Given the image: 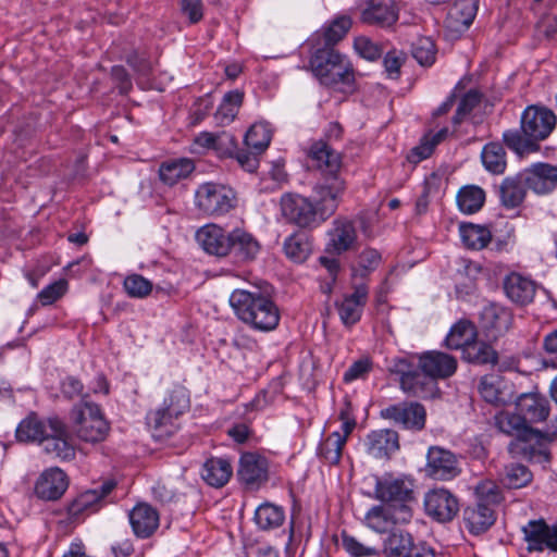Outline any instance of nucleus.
I'll list each match as a JSON object with an SVG mask.
<instances>
[{
  "label": "nucleus",
  "instance_id": "nucleus-1",
  "mask_svg": "<svg viewBox=\"0 0 557 557\" xmlns=\"http://www.w3.org/2000/svg\"><path fill=\"white\" fill-rule=\"evenodd\" d=\"M457 359L442 351H426L419 356L418 363L408 358H394L388 371L398 376L400 389L412 397L428 398L437 389V380L455 374Z\"/></svg>",
  "mask_w": 557,
  "mask_h": 557
},
{
  "label": "nucleus",
  "instance_id": "nucleus-2",
  "mask_svg": "<svg viewBox=\"0 0 557 557\" xmlns=\"http://www.w3.org/2000/svg\"><path fill=\"white\" fill-rule=\"evenodd\" d=\"M495 424L502 433L515 437L508 445V450L513 457H523L540 463L549 461L548 434L557 438V419L548 426L547 434L528 425L518 411L499 412L495 417Z\"/></svg>",
  "mask_w": 557,
  "mask_h": 557
},
{
  "label": "nucleus",
  "instance_id": "nucleus-3",
  "mask_svg": "<svg viewBox=\"0 0 557 557\" xmlns=\"http://www.w3.org/2000/svg\"><path fill=\"white\" fill-rule=\"evenodd\" d=\"M309 157L323 174V180L313 188L312 200L327 220L335 213L346 189V183L338 174L342 157L324 140L311 145Z\"/></svg>",
  "mask_w": 557,
  "mask_h": 557
},
{
  "label": "nucleus",
  "instance_id": "nucleus-4",
  "mask_svg": "<svg viewBox=\"0 0 557 557\" xmlns=\"http://www.w3.org/2000/svg\"><path fill=\"white\" fill-rule=\"evenodd\" d=\"M556 126V115L547 108L530 106L521 115L520 128L503 134L507 148L522 157L540 150L539 141L546 139Z\"/></svg>",
  "mask_w": 557,
  "mask_h": 557
},
{
  "label": "nucleus",
  "instance_id": "nucleus-5",
  "mask_svg": "<svg viewBox=\"0 0 557 557\" xmlns=\"http://www.w3.org/2000/svg\"><path fill=\"white\" fill-rule=\"evenodd\" d=\"M235 315L250 329L270 332L280 323V310L271 297L261 292L235 289L230 296Z\"/></svg>",
  "mask_w": 557,
  "mask_h": 557
},
{
  "label": "nucleus",
  "instance_id": "nucleus-6",
  "mask_svg": "<svg viewBox=\"0 0 557 557\" xmlns=\"http://www.w3.org/2000/svg\"><path fill=\"white\" fill-rule=\"evenodd\" d=\"M314 76L326 87L345 91L355 84L350 61L334 48L318 47L310 58Z\"/></svg>",
  "mask_w": 557,
  "mask_h": 557
},
{
  "label": "nucleus",
  "instance_id": "nucleus-7",
  "mask_svg": "<svg viewBox=\"0 0 557 557\" xmlns=\"http://www.w3.org/2000/svg\"><path fill=\"white\" fill-rule=\"evenodd\" d=\"M189 407L188 391L181 385L174 386L162 405L146 416L147 425L152 430L153 436L164 438L173 435L180 428V418Z\"/></svg>",
  "mask_w": 557,
  "mask_h": 557
},
{
  "label": "nucleus",
  "instance_id": "nucleus-8",
  "mask_svg": "<svg viewBox=\"0 0 557 557\" xmlns=\"http://www.w3.org/2000/svg\"><path fill=\"white\" fill-rule=\"evenodd\" d=\"M76 436L86 443L103 442L110 432V423L100 407L91 401H81L71 411Z\"/></svg>",
  "mask_w": 557,
  "mask_h": 557
},
{
  "label": "nucleus",
  "instance_id": "nucleus-9",
  "mask_svg": "<svg viewBox=\"0 0 557 557\" xmlns=\"http://www.w3.org/2000/svg\"><path fill=\"white\" fill-rule=\"evenodd\" d=\"M282 215L290 224L300 228L313 230L322 225L326 218L311 197L286 193L280 200Z\"/></svg>",
  "mask_w": 557,
  "mask_h": 557
},
{
  "label": "nucleus",
  "instance_id": "nucleus-10",
  "mask_svg": "<svg viewBox=\"0 0 557 557\" xmlns=\"http://www.w3.org/2000/svg\"><path fill=\"white\" fill-rule=\"evenodd\" d=\"M195 202L207 215H223L234 208L235 194L224 185L207 182L197 188Z\"/></svg>",
  "mask_w": 557,
  "mask_h": 557
},
{
  "label": "nucleus",
  "instance_id": "nucleus-11",
  "mask_svg": "<svg viewBox=\"0 0 557 557\" xmlns=\"http://www.w3.org/2000/svg\"><path fill=\"white\" fill-rule=\"evenodd\" d=\"M381 417L405 430L417 432L425 426L426 411L424 406L417 401H403L382 409Z\"/></svg>",
  "mask_w": 557,
  "mask_h": 557
},
{
  "label": "nucleus",
  "instance_id": "nucleus-12",
  "mask_svg": "<svg viewBox=\"0 0 557 557\" xmlns=\"http://www.w3.org/2000/svg\"><path fill=\"white\" fill-rule=\"evenodd\" d=\"M537 286L531 275L517 271L507 273L502 280L505 297L519 307L528 306L534 300Z\"/></svg>",
  "mask_w": 557,
  "mask_h": 557
},
{
  "label": "nucleus",
  "instance_id": "nucleus-13",
  "mask_svg": "<svg viewBox=\"0 0 557 557\" xmlns=\"http://www.w3.org/2000/svg\"><path fill=\"white\" fill-rule=\"evenodd\" d=\"M425 512L438 522L451 521L459 511L457 497L446 488H433L424 496Z\"/></svg>",
  "mask_w": 557,
  "mask_h": 557
},
{
  "label": "nucleus",
  "instance_id": "nucleus-14",
  "mask_svg": "<svg viewBox=\"0 0 557 557\" xmlns=\"http://www.w3.org/2000/svg\"><path fill=\"white\" fill-rule=\"evenodd\" d=\"M425 472L434 480H451L460 473L459 461L450 450L432 446L428 450Z\"/></svg>",
  "mask_w": 557,
  "mask_h": 557
},
{
  "label": "nucleus",
  "instance_id": "nucleus-15",
  "mask_svg": "<svg viewBox=\"0 0 557 557\" xmlns=\"http://www.w3.org/2000/svg\"><path fill=\"white\" fill-rule=\"evenodd\" d=\"M521 172L527 186L535 195H549L557 188V165L547 162H535Z\"/></svg>",
  "mask_w": 557,
  "mask_h": 557
},
{
  "label": "nucleus",
  "instance_id": "nucleus-16",
  "mask_svg": "<svg viewBox=\"0 0 557 557\" xmlns=\"http://www.w3.org/2000/svg\"><path fill=\"white\" fill-rule=\"evenodd\" d=\"M114 487L115 483L113 481H106L97 488L87 490L78 494L66 506V512L70 519L76 520L85 515L97 511L101 506L102 499L109 495Z\"/></svg>",
  "mask_w": 557,
  "mask_h": 557
},
{
  "label": "nucleus",
  "instance_id": "nucleus-17",
  "mask_svg": "<svg viewBox=\"0 0 557 557\" xmlns=\"http://www.w3.org/2000/svg\"><path fill=\"white\" fill-rule=\"evenodd\" d=\"M529 552H557V527L544 520H531L522 529Z\"/></svg>",
  "mask_w": 557,
  "mask_h": 557
},
{
  "label": "nucleus",
  "instance_id": "nucleus-18",
  "mask_svg": "<svg viewBox=\"0 0 557 557\" xmlns=\"http://www.w3.org/2000/svg\"><path fill=\"white\" fill-rule=\"evenodd\" d=\"M412 486L411 481L392 474L375 476L374 497L385 503H405L412 498Z\"/></svg>",
  "mask_w": 557,
  "mask_h": 557
},
{
  "label": "nucleus",
  "instance_id": "nucleus-19",
  "mask_svg": "<svg viewBox=\"0 0 557 557\" xmlns=\"http://www.w3.org/2000/svg\"><path fill=\"white\" fill-rule=\"evenodd\" d=\"M69 487V478L60 468H49L36 480L34 492L42 500L60 499Z\"/></svg>",
  "mask_w": 557,
  "mask_h": 557
},
{
  "label": "nucleus",
  "instance_id": "nucleus-20",
  "mask_svg": "<svg viewBox=\"0 0 557 557\" xmlns=\"http://www.w3.org/2000/svg\"><path fill=\"white\" fill-rule=\"evenodd\" d=\"M529 187L522 172L506 176L497 186L496 194L500 206L507 210L520 208L528 195Z\"/></svg>",
  "mask_w": 557,
  "mask_h": 557
},
{
  "label": "nucleus",
  "instance_id": "nucleus-21",
  "mask_svg": "<svg viewBox=\"0 0 557 557\" xmlns=\"http://www.w3.org/2000/svg\"><path fill=\"white\" fill-rule=\"evenodd\" d=\"M41 445L47 454L61 460H71L75 457V449L67 441L66 425L58 417L51 418L50 432Z\"/></svg>",
  "mask_w": 557,
  "mask_h": 557
},
{
  "label": "nucleus",
  "instance_id": "nucleus-22",
  "mask_svg": "<svg viewBox=\"0 0 557 557\" xmlns=\"http://www.w3.org/2000/svg\"><path fill=\"white\" fill-rule=\"evenodd\" d=\"M369 288L366 283L354 285V292L344 296L343 300L336 302V308L341 321L346 326H351L359 322L364 306L368 301Z\"/></svg>",
  "mask_w": 557,
  "mask_h": 557
},
{
  "label": "nucleus",
  "instance_id": "nucleus-23",
  "mask_svg": "<svg viewBox=\"0 0 557 557\" xmlns=\"http://www.w3.org/2000/svg\"><path fill=\"white\" fill-rule=\"evenodd\" d=\"M366 451L376 459H389L399 449V435L395 430L371 431L363 442Z\"/></svg>",
  "mask_w": 557,
  "mask_h": 557
},
{
  "label": "nucleus",
  "instance_id": "nucleus-24",
  "mask_svg": "<svg viewBox=\"0 0 557 557\" xmlns=\"http://www.w3.org/2000/svg\"><path fill=\"white\" fill-rule=\"evenodd\" d=\"M196 239L209 255L224 257L231 253V232L226 233L221 226L207 224L196 233Z\"/></svg>",
  "mask_w": 557,
  "mask_h": 557
},
{
  "label": "nucleus",
  "instance_id": "nucleus-25",
  "mask_svg": "<svg viewBox=\"0 0 557 557\" xmlns=\"http://www.w3.org/2000/svg\"><path fill=\"white\" fill-rule=\"evenodd\" d=\"M239 480L248 487L260 486L268 480V461L256 453H245L239 459Z\"/></svg>",
  "mask_w": 557,
  "mask_h": 557
},
{
  "label": "nucleus",
  "instance_id": "nucleus-26",
  "mask_svg": "<svg viewBox=\"0 0 557 557\" xmlns=\"http://www.w3.org/2000/svg\"><path fill=\"white\" fill-rule=\"evenodd\" d=\"M516 410L529 425L545 421L549 416L550 405L540 393H524L516 399Z\"/></svg>",
  "mask_w": 557,
  "mask_h": 557
},
{
  "label": "nucleus",
  "instance_id": "nucleus-27",
  "mask_svg": "<svg viewBox=\"0 0 557 557\" xmlns=\"http://www.w3.org/2000/svg\"><path fill=\"white\" fill-rule=\"evenodd\" d=\"M134 534L139 539L150 537L159 528L160 517L156 508L147 503H138L128 512Z\"/></svg>",
  "mask_w": 557,
  "mask_h": 557
},
{
  "label": "nucleus",
  "instance_id": "nucleus-28",
  "mask_svg": "<svg viewBox=\"0 0 557 557\" xmlns=\"http://www.w3.org/2000/svg\"><path fill=\"white\" fill-rule=\"evenodd\" d=\"M512 321L511 310L499 304H488L481 311L482 325L493 337H498L508 332Z\"/></svg>",
  "mask_w": 557,
  "mask_h": 557
},
{
  "label": "nucleus",
  "instance_id": "nucleus-29",
  "mask_svg": "<svg viewBox=\"0 0 557 557\" xmlns=\"http://www.w3.org/2000/svg\"><path fill=\"white\" fill-rule=\"evenodd\" d=\"M330 236L326 251L334 255H341L351 249L357 240L356 227L349 220L334 221V227L330 232Z\"/></svg>",
  "mask_w": 557,
  "mask_h": 557
},
{
  "label": "nucleus",
  "instance_id": "nucleus-30",
  "mask_svg": "<svg viewBox=\"0 0 557 557\" xmlns=\"http://www.w3.org/2000/svg\"><path fill=\"white\" fill-rule=\"evenodd\" d=\"M51 418L40 419L36 413L28 414L16 428V440L24 443L37 442L42 444L50 432Z\"/></svg>",
  "mask_w": 557,
  "mask_h": 557
},
{
  "label": "nucleus",
  "instance_id": "nucleus-31",
  "mask_svg": "<svg viewBox=\"0 0 557 557\" xmlns=\"http://www.w3.org/2000/svg\"><path fill=\"white\" fill-rule=\"evenodd\" d=\"M260 250L261 245L252 234L243 228H235L231 232V252L238 261H252Z\"/></svg>",
  "mask_w": 557,
  "mask_h": 557
},
{
  "label": "nucleus",
  "instance_id": "nucleus-32",
  "mask_svg": "<svg viewBox=\"0 0 557 557\" xmlns=\"http://www.w3.org/2000/svg\"><path fill=\"white\" fill-rule=\"evenodd\" d=\"M495 512L485 503H476L463 510V521L472 534H481L488 530L495 522Z\"/></svg>",
  "mask_w": 557,
  "mask_h": 557
},
{
  "label": "nucleus",
  "instance_id": "nucleus-33",
  "mask_svg": "<svg viewBox=\"0 0 557 557\" xmlns=\"http://www.w3.org/2000/svg\"><path fill=\"white\" fill-rule=\"evenodd\" d=\"M362 22L380 27H389L398 20V13L392 3L369 0L361 12Z\"/></svg>",
  "mask_w": 557,
  "mask_h": 557
},
{
  "label": "nucleus",
  "instance_id": "nucleus-34",
  "mask_svg": "<svg viewBox=\"0 0 557 557\" xmlns=\"http://www.w3.org/2000/svg\"><path fill=\"white\" fill-rule=\"evenodd\" d=\"M194 170L195 163L191 159H172L161 163L159 168V177L164 184L173 186L180 181L187 178Z\"/></svg>",
  "mask_w": 557,
  "mask_h": 557
},
{
  "label": "nucleus",
  "instance_id": "nucleus-35",
  "mask_svg": "<svg viewBox=\"0 0 557 557\" xmlns=\"http://www.w3.org/2000/svg\"><path fill=\"white\" fill-rule=\"evenodd\" d=\"M351 27V18L347 15L335 17L321 30L317 32V45L321 47L333 48L341 41Z\"/></svg>",
  "mask_w": 557,
  "mask_h": 557
},
{
  "label": "nucleus",
  "instance_id": "nucleus-36",
  "mask_svg": "<svg viewBox=\"0 0 557 557\" xmlns=\"http://www.w3.org/2000/svg\"><path fill=\"white\" fill-rule=\"evenodd\" d=\"M233 468L227 459L209 458L202 466L201 476L213 487L224 486L231 479Z\"/></svg>",
  "mask_w": 557,
  "mask_h": 557
},
{
  "label": "nucleus",
  "instance_id": "nucleus-37",
  "mask_svg": "<svg viewBox=\"0 0 557 557\" xmlns=\"http://www.w3.org/2000/svg\"><path fill=\"white\" fill-rule=\"evenodd\" d=\"M506 383L498 374H486L480 379L478 391L488 404L502 406L507 403L505 397Z\"/></svg>",
  "mask_w": 557,
  "mask_h": 557
},
{
  "label": "nucleus",
  "instance_id": "nucleus-38",
  "mask_svg": "<svg viewBox=\"0 0 557 557\" xmlns=\"http://www.w3.org/2000/svg\"><path fill=\"white\" fill-rule=\"evenodd\" d=\"M284 251L288 259L305 262L312 252V239L304 232H295L284 240Z\"/></svg>",
  "mask_w": 557,
  "mask_h": 557
},
{
  "label": "nucleus",
  "instance_id": "nucleus-39",
  "mask_svg": "<svg viewBox=\"0 0 557 557\" xmlns=\"http://www.w3.org/2000/svg\"><path fill=\"white\" fill-rule=\"evenodd\" d=\"M486 194L478 185H466L459 189L456 196L459 210L466 214L476 213L485 203Z\"/></svg>",
  "mask_w": 557,
  "mask_h": 557
},
{
  "label": "nucleus",
  "instance_id": "nucleus-40",
  "mask_svg": "<svg viewBox=\"0 0 557 557\" xmlns=\"http://www.w3.org/2000/svg\"><path fill=\"white\" fill-rule=\"evenodd\" d=\"M475 325L468 320H459L455 323L445 338L449 349H461L470 345L476 338Z\"/></svg>",
  "mask_w": 557,
  "mask_h": 557
},
{
  "label": "nucleus",
  "instance_id": "nucleus-41",
  "mask_svg": "<svg viewBox=\"0 0 557 557\" xmlns=\"http://www.w3.org/2000/svg\"><path fill=\"white\" fill-rule=\"evenodd\" d=\"M414 543L410 533L394 530L384 540L383 554L385 557H407Z\"/></svg>",
  "mask_w": 557,
  "mask_h": 557
},
{
  "label": "nucleus",
  "instance_id": "nucleus-42",
  "mask_svg": "<svg viewBox=\"0 0 557 557\" xmlns=\"http://www.w3.org/2000/svg\"><path fill=\"white\" fill-rule=\"evenodd\" d=\"M349 435L338 431L332 432L318 447L321 458L330 465H337L341 461L343 448Z\"/></svg>",
  "mask_w": 557,
  "mask_h": 557
},
{
  "label": "nucleus",
  "instance_id": "nucleus-43",
  "mask_svg": "<svg viewBox=\"0 0 557 557\" xmlns=\"http://www.w3.org/2000/svg\"><path fill=\"white\" fill-rule=\"evenodd\" d=\"M481 160L485 170L492 174H503L507 166L506 151L499 143L486 144L482 149Z\"/></svg>",
  "mask_w": 557,
  "mask_h": 557
},
{
  "label": "nucleus",
  "instance_id": "nucleus-44",
  "mask_svg": "<svg viewBox=\"0 0 557 557\" xmlns=\"http://www.w3.org/2000/svg\"><path fill=\"white\" fill-rule=\"evenodd\" d=\"M459 232L463 245L472 250L485 248L492 239V233L487 227L472 223L461 224Z\"/></svg>",
  "mask_w": 557,
  "mask_h": 557
},
{
  "label": "nucleus",
  "instance_id": "nucleus-45",
  "mask_svg": "<svg viewBox=\"0 0 557 557\" xmlns=\"http://www.w3.org/2000/svg\"><path fill=\"white\" fill-rule=\"evenodd\" d=\"M255 522L263 531L281 527L285 520L284 509L274 504L264 503L255 511Z\"/></svg>",
  "mask_w": 557,
  "mask_h": 557
},
{
  "label": "nucleus",
  "instance_id": "nucleus-46",
  "mask_svg": "<svg viewBox=\"0 0 557 557\" xmlns=\"http://www.w3.org/2000/svg\"><path fill=\"white\" fill-rule=\"evenodd\" d=\"M244 94L239 90H232L224 95L215 114V121L220 125H227L234 121L243 103Z\"/></svg>",
  "mask_w": 557,
  "mask_h": 557
},
{
  "label": "nucleus",
  "instance_id": "nucleus-47",
  "mask_svg": "<svg viewBox=\"0 0 557 557\" xmlns=\"http://www.w3.org/2000/svg\"><path fill=\"white\" fill-rule=\"evenodd\" d=\"M465 360L475 364H495L497 362V352L485 342L473 339V342L462 350Z\"/></svg>",
  "mask_w": 557,
  "mask_h": 557
},
{
  "label": "nucleus",
  "instance_id": "nucleus-48",
  "mask_svg": "<svg viewBox=\"0 0 557 557\" xmlns=\"http://www.w3.org/2000/svg\"><path fill=\"white\" fill-rule=\"evenodd\" d=\"M272 133L264 123L253 124L245 135V145L248 149L255 150L256 153H262L270 145Z\"/></svg>",
  "mask_w": 557,
  "mask_h": 557
},
{
  "label": "nucleus",
  "instance_id": "nucleus-49",
  "mask_svg": "<svg viewBox=\"0 0 557 557\" xmlns=\"http://www.w3.org/2000/svg\"><path fill=\"white\" fill-rule=\"evenodd\" d=\"M367 525L377 533L386 532L397 520L391 513V510L383 506L372 507L366 515Z\"/></svg>",
  "mask_w": 557,
  "mask_h": 557
},
{
  "label": "nucleus",
  "instance_id": "nucleus-50",
  "mask_svg": "<svg viewBox=\"0 0 557 557\" xmlns=\"http://www.w3.org/2000/svg\"><path fill=\"white\" fill-rule=\"evenodd\" d=\"M382 262L381 253L374 248H366L358 256L357 265L352 268L354 276L364 278L375 271Z\"/></svg>",
  "mask_w": 557,
  "mask_h": 557
},
{
  "label": "nucleus",
  "instance_id": "nucleus-51",
  "mask_svg": "<svg viewBox=\"0 0 557 557\" xmlns=\"http://www.w3.org/2000/svg\"><path fill=\"white\" fill-rule=\"evenodd\" d=\"M503 481L509 488H521L532 481V473L524 465L511 463L505 468Z\"/></svg>",
  "mask_w": 557,
  "mask_h": 557
},
{
  "label": "nucleus",
  "instance_id": "nucleus-52",
  "mask_svg": "<svg viewBox=\"0 0 557 557\" xmlns=\"http://www.w3.org/2000/svg\"><path fill=\"white\" fill-rule=\"evenodd\" d=\"M342 547L351 557H377L380 552L374 546H368L346 531L341 533Z\"/></svg>",
  "mask_w": 557,
  "mask_h": 557
},
{
  "label": "nucleus",
  "instance_id": "nucleus-53",
  "mask_svg": "<svg viewBox=\"0 0 557 557\" xmlns=\"http://www.w3.org/2000/svg\"><path fill=\"white\" fill-rule=\"evenodd\" d=\"M412 57L423 66H430L435 62L436 48L429 37H421L412 45Z\"/></svg>",
  "mask_w": 557,
  "mask_h": 557
},
{
  "label": "nucleus",
  "instance_id": "nucleus-54",
  "mask_svg": "<svg viewBox=\"0 0 557 557\" xmlns=\"http://www.w3.org/2000/svg\"><path fill=\"white\" fill-rule=\"evenodd\" d=\"M449 129L443 127L434 134H429L423 137L421 144L412 149V154L417 156L419 160L429 158L434 148L447 138Z\"/></svg>",
  "mask_w": 557,
  "mask_h": 557
},
{
  "label": "nucleus",
  "instance_id": "nucleus-55",
  "mask_svg": "<svg viewBox=\"0 0 557 557\" xmlns=\"http://www.w3.org/2000/svg\"><path fill=\"white\" fill-rule=\"evenodd\" d=\"M124 289L132 298H145L152 290V283L140 274H131L125 277Z\"/></svg>",
  "mask_w": 557,
  "mask_h": 557
},
{
  "label": "nucleus",
  "instance_id": "nucleus-56",
  "mask_svg": "<svg viewBox=\"0 0 557 557\" xmlns=\"http://www.w3.org/2000/svg\"><path fill=\"white\" fill-rule=\"evenodd\" d=\"M481 100L482 95L478 90L471 89L467 91L458 103L453 123L459 125L480 104Z\"/></svg>",
  "mask_w": 557,
  "mask_h": 557
},
{
  "label": "nucleus",
  "instance_id": "nucleus-57",
  "mask_svg": "<svg viewBox=\"0 0 557 557\" xmlns=\"http://www.w3.org/2000/svg\"><path fill=\"white\" fill-rule=\"evenodd\" d=\"M236 149L237 141L234 135L225 131L215 133L212 150L219 157H232Z\"/></svg>",
  "mask_w": 557,
  "mask_h": 557
},
{
  "label": "nucleus",
  "instance_id": "nucleus-58",
  "mask_svg": "<svg viewBox=\"0 0 557 557\" xmlns=\"http://www.w3.org/2000/svg\"><path fill=\"white\" fill-rule=\"evenodd\" d=\"M373 369V362L369 357H362L352 362L345 371L343 381L351 383L356 380H363Z\"/></svg>",
  "mask_w": 557,
  "mask_h": 557
},
{
  "label": "nucleus",
  "instance_id": "nucleus-59",
  "mask_svg": "<svg viewBox=\"0 0 557 557\" xmlns=\"http://www.w3.org/2000/svg\"><path fill=\"white\" fill-rule=\"evenodd\" d=\"M354 48L361 58L369 61L377 60L383 53V48L366 36L357 37L354 41Z\"/></svg>",
  "mask_w": 557,
  "mask_h": 557
},
{
  "label": "nucleus",
  "instance_id": "nucleus-60",
  "mask_svg": "<svg viewBox=\"0 0 557 557\" xmlns=\"http://www.w3.org/2000/svg\"><path fill=\"white\" fill-rule=\"evenodd\" d=\"M476 503H485L490 507L499 504L502 500V493L499 487L492 481L480 483L476 488Z\"/></svg>",
  "mask_w": 557,
  "mask_h": 557
},
{
  "label": "nucleus",
  "instance_id": "nucleus-61",
  "mask_svg": "<svg viewBox=\"0 0 557 557\" xmlns=\"http://www.w3.org/2000/svg\"><path fill=\"white\" fill-rule=\"evenodd\" d=\"M67 289V282L59 280L46 286L39 294L38 300L42 306H49L60 299Z\"/></svg>",
  "mask_w": 557,
  "mask_h": 557
},
{
  "label": "nucleus",
  "instance_id": "nucleus-62",
  "mask_svg": "<svg viewBox=\"0 0 557 557\" xmlns=\"http://www.w3.org/2000/svg\"><path fill=\"white\" fill-rule=\"evenodd\" d=\"M180 11L190 25L198 24L203 18L205 5L202 0H181Z\"/></svg>",
  "mask_w": 557,
  "mask_h": 557
},
{
  "label": "nucleus",
  "instance_id": "nucleus-63",
  "mask_svg": "<svg viewBox=\"0 0 557 557\" xmlns=\"http://www.w3.org/2000/svg\"><path fill=\"white\" fill-rule=\"evenodd\" d=\"M338 419L342 421V431L350 435L357 425L354 414V408L348 397H345L338 412Z\"/></svg>",
  "mask_w": 557,
  "mask_h": 557
},
{
  "label": "nucleus",
  "instance_id": "nucleus-64",
  "mask_svg": "<svg viewBox=\"0 0 557 557\" xmlns=\"http://www.w3.org/2000/svg\"><path fill=\"white\" fill-rule=\"evenodd\" d=\"M127 64L138 74L143 76H147L150 74L152 70L151 62L144 55L138 53L137 51L128 54Z\"/></svg>",
  "mask_w": 557,
  "mask_h": 557
}]
</instances>
